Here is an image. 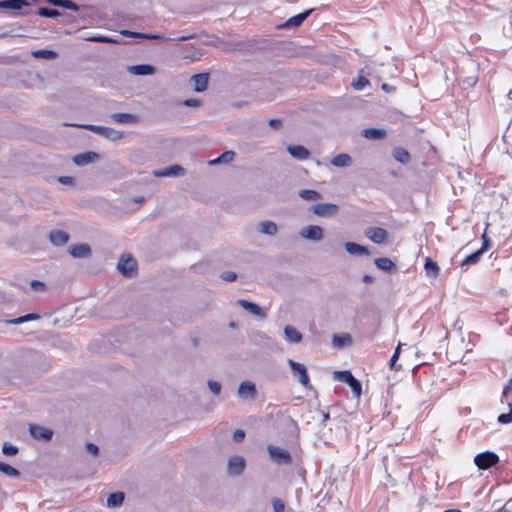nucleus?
I'll return each instance as SVG.
<instances>
[{
  "label": "nucleus",
  "mask_w": 512,
  "mask_h": 512,
  "mask_svg": "<svg viewBox=\"0 0 512 512\" xmlns=\"http://www.w3.org/2000/svg\"><path fill=\"white\" fill-rule=\"evenodd\" d=\"M369 80L367 78H365L364 76H361L359 75L356 79H354L352 81V87L357 90V91H360L362 89H364L367 85H369Z\"/></svg>",
  "instance_id": "a19ab883"
},
{
  "label": "nucleus",
  "mask_w": 512,
  "mask_h": 512,
  "mask_svg": "<svg viewBox=\"0 0 512 512\" xmlns=\"http://www.w3.org/2000/svg\"><path fill=\"white\" fill-rule=\"evenodd\" d=\"M499 462V456L492 451L478 453L474 457V463L480 470H486Z\"/></svg>",
  "instance_id": "20e7f679"
},
{
  "label": "nucleus",
  "mask_w": 512,
  "mask_h": 512,
  "mask_svg": "<svg viewBox=\"0 0 512 512\" xmlns=\"http://www.w3.org/2000/svg\"><path fill=\"white\" fill-rule=\"evenodd\" d=\"M312 12H313V9H308L302 13L294 15V16L290 17L281 27L282 28L299 27L311 15Z\"/></svg>",
  "instance_id": "2eb2a0df"
},
{
  "label": "nucleus",
  "mask_w": 512,
  "mask_h": 512,
  "mask_svg": "<svg viewBox=\"0 0 512 512\" xmlns=\"http://www.w3.org/2000/svg\"><path fill=\"white\" fill-rule=\"evenodd\" d=\"M221 278L227 282H233L237 279V274L232 271H226L221 274Z\"/></svg>",
  "instance_id": "3c124183"
},
{
  "label": "nucleus",
  "mask_w": 512,
  "mask_h": 512,
  "mask_svg": "<svg viewBox=\"0 0 512 512\" xmlns=\"http://www.w3.org/2000/svg\"><path fill=\"white\" fill-rule=\"evenodd\" d=\"M299 235L307 240L320 241L324 237V230L318 225H308L300 230Z\"/></svg>",
  "instance_id": "6e6552de"
},
{
  "label": "nucleus",
  "mask_w": 512,
  "mask_h": 512,
  "mask_svg": "<svg viewBox=\"0 0 512 512\" xmlns=\"http://www.w3.org/2000/svg\"><path fill=\"white\" fill-rule=\"evenodd\" d=\"M0 472L11 478H19L21 473L11 465L0 461Z\"/></svg>",
  "instance_id": "f704fd0d"
},
{
  "label": "nucleus",
  "mask_w": 512,
  "mask_h": 512,
  "mask_svg": "<svg viewBox=\"0 0 512 512\" xmlns=\"http://www.w3.org/2000/svg\"><path fill=\"white\" fill-rule=\"evenodd\" d=\"M481 239L482 246L478 250H480L482 253H485L491 247V240L487 236L486 232L482 235Z\"/></svg>",
  "instance_id": "de8ad7c7"
},
{
  "label": "nucleus",
  "mask_w": 512,
  "mask_h": 512,
  "mask_svg": "<svg viewBox=\"0 0 512 512\" xmlns=\"http://www.w3.org/2000/svg\"><path fill=\"white\" fill-rule=\"evenodd\" d=\"M40 318L41 316L37 313H29L17 318L6 320V323L10 325H20L28 321L39 320Z\"/></svg>",
  "instance_id": "cd10ccee"
},
{
  "label": "nucleus",
  "mask_w": 512,
  "mask_h": 512,
  "mask_svg": "<svg viewBox=\"0 0 512 512\" xmlns=\"http://www.w3.org/2000/svg\"><path fill=\"white\" fill-rule=\"evenodd\" d=\"M121 34L123 36L132 37V38H141V36H142V33L131 31V30H122Z\"/></svg>",
  "instance_id": "4d7b16f0"
},
{
  "label": "nucleus",
  "mask_w": 512,
  "mask_h": 512,
  "mask_svg": "<svg viewBox=\"0 0 512 512\" xmlns=\"http://www.w3.org/2000/svg\"><path fill=\"white\" fill-rule=\"evenodd\" d=\"M68 252L73 258H88L92 254L90 246L86 243L73 244Z\"/></svg>",
  "instance_id": "4468645a"
},
{
  "label": "nucleus",
  "mask_w": 512,
  "mask_h": 512,
  "mask_svg": "<svg viewBox=\"0 0 512 512\" xmlns=\"http://www.w3.org/2000/svg\"><path fill=\"white\" fill-rule=\"evenodd\" d=\"M362 135L367 139L379 140L386 136V131L379 128H367L363 130Z\"/></svg>",
  "instance_id": "bb28decb"
},
{
  "label": "nucleus",
  "mask_w": 512,
  "mask_h": 512,
  "mask_svg": "<svg viewBox=\"0 0 512 512\" xmlns=\"http://www.w3.org/2000/svg\"><path fill=\"white\" fill-rule=\"evenodd\" d=\"M82 127L112 141L120 140L123 137V132H120L110 127L93 124L83 125Z\"/></svg>",
  "instance_id": "39448f33"
},
{
  "label": "nucleus",
  "mask_w": 512,
  "mask_h": 512,
  "mask_svg": "<svg viewBox=\"0 0 512 512\" xmlns=\"http://www.w3.org/2000/svg\"><path fill=\"white\" fill-rule=\"evenodd\" d=\"M393 157L402 164H407L410 161L409 152L402 147H396L393 149Z\"/></svg>",
  "instance_id": "7c9ffc66"
},
{
  "label": "nucleus",
  "mask_w": 512,
  "mask_h": 512,
  "mask_svg": "<svg viewBox=\"0 0 512 512\" xmlns=\"http://www.w3.org/2000/svg\"><path fill=\"white\" fill-rule=\"evenodd\" d=\"M125 499V494L123 492H114L109 494L107 498V506L108 507H118L122 505Z\"/></svg>",
  "instance_id": "2f4dec72"
},
{
  "label": "nucleus",
  "mask_w": 512,
  "mask_h": 512,
  "mask_svg": "<svg viewBox=\"0 0 512 512\" xmlns=\"http://www.w3.org/2000/svg\"><path fill=\"white\" fill-rule=\"evenodd\" d=\"M345 250L351 255H369L370 251L366 246L360 245L355 242H346L344 244Z\"/></svg>",
  "instance_id": "5701e85b"
},
{
  "label": "nucleus",
  "mask_w": 512,
  "mask_h": 512,
  "mask_svg": "<svg viewBox=\"0 0 512 512\" xmlns=\"http://www.w3.org/2000/svg\"><path fill=\"white\" fill-rule=\"evenodd\" d=\"M477 81H478L477 76H468L461 80V85L463 86L464 89H468V88L474 87L476 85Z\"/></svg>",
  "instance_id": "a18cd8bd"
},
{
  "label": "nucleus",
  "mask_w": 512,
  "mask_h": 512,
  "mask_svg": "<svg viewBox=\"0 0 512 512\" xmlns=\"http://www.w3.org/2000/svg\"><path fill=\"white\" fill-rule=\"evenodd\" d=\"M287 363L291 369L292 375L298 379L301 385L305 388L311 389L312 386L310 384V379L305 365L292 359H288Z\"/></svg>",
  "instance_id": "7ed1b4c3"
},
{
  "label": "nucleus",
  "mask_w": 512,
  "mask_h": 512,
  "mask_svg": "<svg viewBox=\"0 0 512 512\" xmlns=\"http://www.w3.org/2000/svg\"><path fill=\"white\" fill-rule=\"evenodd\" d=\"M98 158H99V155L96 152L90 151V152H85V153H80V154L75 155L73 157V162L77 166H84V165H87L89 163L96 161Z\"/></svg>",
  "instance_id": "a211bd4d"
},
{
  "label": "nucleus",
  "mask_w": 512,
  "mask_h": 512,
  "mask_svg": "<svg viewBox=\"0 0 512 512\" xmlns=\"http://www.w3.org/2000/svg\"><path fill=\"white\" fill-rule=\"evenodd\" d=\"M424 269L428 276L435 277L439 273L438 264L435 261H433L430 257H427L425 259Z\"/></svg>",
  "instance_id": "c9c22d12"
},
{
  "label": "nucleus",
  "mask_w": 512,
  "mask_h": 512,
  "mask_svg": "<svg viewBox=\"0 0 512 512\" xmlns=\"http://www.w3.org/2000/svg\"><path fill=\"white\" fill-rule=\"evenodd\" d=\"M334 379L347 384L355 397L359 398L362 391V385L359 380H357L353 374L348 370L343 371H335Z\"/></svg>",
  "instance_id": "f257e3e1"
},
{
  "label": "nucleus",
  "mask_w": 512,
  "mask_h": 512,
  "mask_svg": "<svg viewBox=\"0 0 512 512\" xmlns=\"http://www.w3.org/2000/svg\"><path fill=\"white\" fill-rule=\"evenodd\" d=\"M310 210L320 217H330L334 216L339 208L336 204L333 203H316L311 206Z\"/></svg>",
  "instance_id": "0eeeda50"
},
{
  "label": "nucleus",
  "mask_w": 512,
  "mask_h": 512,
  "mask_svg": "<svg viewBox=\"0 0 512 512\" xmlns=\"http://www.w3.org/2000/svg\"><path fill=\"white\" fill-rule=\"evenodd\" d=\"M88 453L92 454L93 456H98L99 454V447L94 443H87L85 446Z\"/></svg>",
  "instance_id": "603ef678"
},
{
  "label": "nucleus",
  "mask_w": 512,
  "mask_h": 512,
  "mask_svg": "<svg viewBox=\"0 0 512 512\" xmlns=\"http://www.w3.org/2000/svg\"><path fill=\"white\" fill-rule=\"evenodd\" d=\"M509 392H512V378L509 380L507 386L504 387L502 398L506 397Z\"/></svg>",
  "instance_id": "e2e57ef3"
},
{
  "label": "nucleus",
  "mask_w": 512,
  "mask_h": 512,
  "mask_svg": "<svg viewBox=\"0 0 512 512\" xmlns=\"http://www.w3.org/2000/svg\"><path fill=\"white\" fill-rule=\"evenodd\" d=\"M29 3L25 0H2L0 1L1 9H13L21 10L24 6H28Z\"/></svg>",
  "instance_id": "a878e982"
},
{
  "label": "nucleus",
  "mask_w": 512,
  "mask_h": 512,
  "mask_svg": "<svg viewBox=\"0 0 512 512\" xmlns=\"http://www.w3.org/2000/svg\"><path fill=\"white\" fill-rule=\"evenodd\" d=\"M483 254L484 253H482L480 250H476L472 254L468 255L462 261L461 267L464 268V267H468V266L477 264L479 262V260L481 259V257L483 256Z\"/></svg>",
  "instance_id": "72a5a7b5"
},
{
  "label": "nucleus",
  "mask_w": 512,
  "mask_h": 512,
  "mask_svg": "<svg viewBox=\"0 0 512 512\" xmlns=\"http://www.w3.org/2000/svg\"><path fill=\"white\" fill-rule=\"evenodd\" d=\"M137 262L131 255H122L118 261L117 269L125 277H132L136 272Z\"/></svg>",
  "instance_id": "423d86ee"
},
{
  "label": "nucleus",
  "mask_w": 512,
  "mask_h": 512,
  "mask_svg": "<svg viewBox=\"0 0 512 512\" xmlns=\"http://www.w3.org/2000/svg\"><path fill=\"white\" fill-rule=\"evenodd\" d=\"M32 56L36 59L53 60L57 57V53L49 49H39L33 51Z\"/></svg>",
  "instance_id": "473e14b6"
},
{
  "label": "nucleus",
  "mask_w": 512,
  "mask_h": 512,
  "mask_svg": "<svg viewBox=\"0 0 512 512\" xmlns=\"http://www.w3.org/2000/svg\"><path fill=\"white\" fill-rule=\"evenodd\" d=\"M268 124L271 128L278 129L281 126L282 122L280 119H270Z\"/></svg>",
  "instance_id": "bf43d9fd"
},
{
  "label": "nucleus",
  "mask_w": 512,
  "mask_h": 512,
  "mask_svg": "<svg viewBox=\"0 0 512 512\" xmlns=\"http://www.w3.org/2000/svg\"><path fill=\"white\" fill-rule=\"evenodd\" d=\"M365 236L376 244L385 243L388 238V232L381 227H368L364 232Z\"/></svg>",
  "instance_id": "1a4fd4ad"
},
{
  "label": "nucleus",
  "mask_w": 512,
  "mask_h": 512,
  "mask_svg": "<svg viewBox=\"0 0 512 512\" xmlns=\"http://www.w3.org/2000/svg\"><path fill=\"white\" fill-rule=\"evenodd\" d=\"M141 38H145V39H161V40L168 39L163 34H149V33H142Z\"/></svg>",
  "instance_id": "6e6d98bb"
},
{
  "label": "nucleus",
  "mask_w": 512,
  "mask_h": 512,
  "mask_svg": "<svg viewBox=\"0 0 512 512\" xmlns=\"http://www.w3.org/2000/svg\"><path fill=\"white\" fill-rule=\"evenodd\" d=\"M244 438H245V432H244V430H242V429H237V430H235V431H234V433H233V440H234L235 442H238V443H239V442H242V441L244 440Z\"/></svg>",
  "instance_id": "5fc2aeb1"
},
{
  "label": "nucleus",
  "mask_w": 512,
  "mask_h": 512,
  "mask_svg": "<svg viewBox=\"0 0 512 512\" xmlns=\"http://www.w3.org/2000/svg\"><path fill=\"white\" fill-rule=\"evenodd\" d=\"M58 181L65 185H72L74 183V178L70 176H60L58 177Z\"/></svg>",
  "instance_id": "13d9d810"
},
{
  "label": "nucleus",
  "mask_w": 512,
  "mask_h": 512,
  "mask_svg": "<svg viewBox=\"0 0 512 512\" xmlns=\"http://www.w3.org/2000/svg\"><path fill=\"white\" fill-rule=\"evenodd\" d=\"M29 432L33 438L38 440L50 441L53 437V431L51 429L37 424H30Z\"/></svg>",
  "instance_id": "9b49d317"
},
{
  "label": "nucleus",
  "mask_w": 512,
  "mask_h": 512,
  "mask_svg": "<svg viewBox=\"0 0 512 512\" xmlns=\"http://www.w3.org/2000/svg\"><path fill=\"white\" fill-rule=\"evenodd\" d=\"M208 387L210 391L215 395L219 394L221 391V384L217 381L209 380Z\"/></svg>",
  "instance_id": "8fccbe9b"
},
{
  "label": "nucleus",
  "mask_w": 512,
  "mask_h": 512,
  "mask_svg": "<svg viewBox=\"0 0 512 512\" xmlns=\"http://www.w3.org/2000/svg\"><path fill=\"white\" fill-rule=\"evenodd\" d=\"M352 341L351 336L349 334H342V335H333L332 343L335 347H344L345 345L350 344Z\"/></svg>",
  "instance_id": "e433bc0d"
},
{
  "label": "nucleus",
  "mask_w": 512,
  "mask_h": 512,
  "mask_svg": "<svg viewBox=\"0 0 512 512\" xmlns=\"http://www.w3.org/2000/svg\"><path fill=\"white\" fill-rule=\"evenodd\" d=\"M209 75L207 73L195 74L191 77L196 92H203L208 85Z\"/></svg>",
  "instance_id": "6ab92c4d"
},
{
  "label": "nucleus",
  "mask_w": 512,
  "mask_h": 512,
  "mask_svg": "<svg viewBox=\"0 0 512 512\" xmlns=\"http://www.w3.org/2000/svg\"><path fill=\"white\" fill-rule=\"evenodd\" d=\"M509 412L508 413H502L498 416L497 421L500 424H509L512 422V404L509 403Z\"/></svg>",
  "instance_id": "c03bdc74"
},
{
  "label": "nucleus",
  "mask_w": 512,
  "mask_h": 512,
  "mask_svg": "<svg viewBox=\"0 0 512 512\" xmlns=\"http://www.w3.org/2000/svg\"><path fill=\"white\" fill-rule=\"evenodd\" d=\"M184 105L194 107L199 105V101L196 99H187L184 101Z\"/></svg>",
  "instance_id": "0e129e2a"
},
{
  "label": "nucleus",
  "mask_w": 512,
  "mask_h": 512,
  "mask_svg": "<svg viewBox=\"0 0 512 512\" xmlns=\"http://www.w3.org/2000/svg\"><path fill=\"white\" fill-rule=\"evenodd\" d=\"M351 163H352V159H351L350 155H348L346 153L338 154L331 159V164L336 167H347V166L351 165Z\"/></svg>",
  "instance_id": "c756f323"
},
{
  "label": "nucleus",
  "mask_w": 512,
  "mask_h": 512,
  "mask_svg": "<svg viewBox=\"0 0 512 512\" xmlns=\"http://www.w3.org/2000/svg\"><path fill=\"white\" fill-rule=\"evenodd\" d=\"M363 282L367 283V284H370V283H373L374 282V277L371 276V275H364L363 276Z\"/></svg>",
  "instance_id": "69168bd1"
},
{
  "label": "nucleus",
  "mask_w": 512,
  "mask_h": 512,
  "mask_svg": "<svg viewBox=\"0 0 512 512\" xmlns=\"http://www.w3.org/2000/svg\"><path fill=\"white\" fill-rule=\"evenodd\" d=\"M234 157H235V152H233V151H225L224 153H222L217 158L211 160L209 163L211 165H216V164H220V163H229V162H231L234 159Z\"/></svg>",
  "instance_id": "4c0bfd02"
},
{
  "label": "nucleus",
  "mask_w": 512,
  "mask_h": 512,
  "mask_svg": "<svg viewBox=\"0 0 512 512\" xmlns=\"http://www.w3.org/2000/svg\"><path fill=\"white\" fill-rule=\"evenodd\" d=\"M30 287L35 291H42L45 289V283L39 280H32Z\"/></svg>",
  "instance_id": "864d4df0"
},
{
  "label": "nucleus",
  "mask_w": 512,
  "mask_h": 512,
  "mask_svg": "<svg viewBox=\"0 0 512 512\" xmlns=\"http://www.w3.org/2000/svg\"><path fill=\"white\" fill-rule=\"evenodd\" d=\"M37 14L46 18H57L60 16V12L58 10L48 7H40Z\"/></svg>",
  "instance_id": "ea45409f"
},
{
  "label": "nucleus",
  "mask_w": 512,
  "mask_h": 512,
  "mask_svg": "<svg viewBox=\"0 0 512 512\" xmlns=\"http://www.w3.org/2000/svg\"><path fill=\"white\" fill-rule=\"evenodd\" d=\"M238 396L242 399H255L257 390L254 383L250 381L242 382L238 387Z\"/></svg>",
  "instance_id": "ddd939ff"
},
{
  "label": "nucleus",
  "mask_w": 512,
  "mask_h": 512,
  "mask_svg": "<svg viewBox=\"0 0 512 512\" xmlns=\"http://www.w3.org/2000/svg\"><path fill=\"white\" fill-rule=\"evenodd\" d=\"M284 335L286 340L291 343H299L302 341V334L293 326H285Z\"/></svg>",
  "instance_id": "b1692460"
},
{
  "label": "nucleus",
  "mask_w": 512,
  "mask_h": 512,
  "mask_svg": "<svg viewBox=\"0 0 512 512\" xmlns=\"http://www.w3.org/2000/svg\"><path fill=\"white\" fill-rule=\"evenodd\" d=\"M128 72L132 75H152L155 67L150 64H138L128 67Z\"/></svg>",
  "instance_id": "4be33fe9"
},
{
  "label": "nucleus",
  "mask_w": 512,
  "mask_h": 512,
  "mask_svg": "<svg viewBox=\"0 0 512 512\" xmlns=\"http://www.w3.org/2000/svg\"><path fill=\"white\" fill-rule=\"evenodd\" d=\"M49 239L55 246H62L69 240V235L63 230H52L49 233Z\"/></svg>",
  "instance_id": "aec40b11"
},
{
  "label": "nucleus",
  "mask_w": 512,
  "mask_h": 512,
  "mask_svg": "<svg viewBox=\"0 0 512 512\" xmlns=\"http://www.w3.org/2000/svg\"><path fill=\"white\" fill-rule=\"evenodd\" d=\"M2 453L6 456H15L18 453V447L9 442H5L2 446Z\"/></svg>",
  "instance_id": "37998d69"
},
{
  "label": "nucleus",
  "mask_w": 512,
  "mask_h": 512,
  "mask_svg": "<svg viewBox=\"0 0 512 512\" xmlns=\"http://www.w3.org/2000/svg\"><path fill=\"white\" fill-rule=\"evenodd\" d=\"M299 196L307 201H313L321 198V194L312 189H303L299 191Z\"/></svg>",
  "instance_id": "58836bf2"
},
{
  "label": "nucleus",
  "mask_w": 512,
  "mask_h": 512,
  "mask_svg": "<svg viewBox=\"0 0 512 512\" xmlns=\"http://www.w3.org/2000/svg\"><path fill=\"white\" fill-rule=\"evenodd\" d=\"M110 119L119 124H135L138 122L139 118L135 114L131 113H113L110 115Z\"/></svg>",
  "instance_id": "f3484780"
},
{
  "label": "nucleus",
  "mask_w": 512,
  "mask_h": 512,
  "mask_svg": "<svg viewBox=\"0 0 512 512\" xmlns=\"http://www.w3.org/2000/svg\"><path fill=\"white\" fill-rule=\"evenodd\" d=\"M382 89L386 92H392L395 88L389 84H382Z\"/></svg>",
  "instance_id": "338daca9"
},
{
  "label": "nucleus",
  "mask_w": 512,
  "mask_h": 512,
  "mask_svg": "<svg viewBox=\"0 0 512 512\" xmlns=\"http://www.w3.org/2000/svg\"><path fill=\"white\" fill-rule=\"evenodd\" d=\"M245 469V460L239 455H234L228 461V473L232 476H239Z\"/></svg>",
  "instance_id": "f8f14e48"
},
{
  "label": "nucleus",
  "mask_w": 512,
  "mask_h": 512,
  "mask_svg": "<svg viewBox=\"0 0 512 512\" xmlns=\"http://www.w3.org/2000/svg\"><path fill=\"white\" fill-rule=\"evenodd\" d=\"M376 267L380 270L391 272L396 269V264L387 257H379L374 260Z\"/></svg>",
  "instance_id": "393cba45"
},
{
  "label": "nucleus",
  "mask_w": 512,
  "mask_h": 512,
  "mask_svg": "<svg viewBox=\"0 0 512 512\" xmlns=\"http://www.w3.org/2000/svg\"><path fill=\"white\" fill-rule=\"evenodd\" d=\"M85 40L90 42H97V43H117V40L103 35H96L85 38Z\"/></svg>",
  "instance_id": "79ce46f5"
},
{
  "label": "nucleus",
  "mask_w": 512,
  "mask_h": 512,
  "mask_svg": "<svg viewBox=\"0 0 512 512\" xmlns=\"http://www.w3.org/2000/svg\"><path fill=\"white\" fill-rule=\"evenodd\" d=\"M45 1L48 2L49 4L57 6V7H60L61 2H62V0H45Z\"/></svg>",
  "instance_id": "774afa93"
},
{
  "label": "nucleus",
  "mask_w": 512,
  "mask_h": 512,
  "mask_svg": "<svg viewBox=\"0 0 512 512\" xmlns=\"http://www.w3.org/2000/svg\"><path fill=\"white\" fill-rule=\"evenodd\" d=\"M288 153L298 160H306L309 157V151L302 145H289L287 147Z\"/></svg>",
  "instance_id": "412c9836"
},
{
  "label": "nucleus",
  "mask_w": 512,
  "mask_h": 512,
  "mask_svg": "<svg viewBox=\"0 0 512 512\" xmlns=\"http://www.w3.org/2000/svg\"><path fill=\"white\" fill-rule=\"evenodd\" d=\"M272 506H273L274 512H283L285 509L284 502L279 498H274L272 500Z\"/></svg>",
  "instance_id": "09e8293b"
},
{
  "label": "nucleus",
  "mask_w": 512,
  "mask_h": 512,
  "mask_svg": "<svg viewBox=\"0 0 512 512\" xmlns=\"http://www.w3.org/2000/svg\"><path fill=\"white\" fill-rule=\"evenodd\" d=\"M398 356L396 355H392L391 358H390V361H389V366L391 369H395V370H399L400 369V366L399 367H396V362L398 360Z\"/></svg>",
  "instance_id": "052dcab7"
},
{
  "label": "nucleus",
  "mask_w": 512,
  "mask_h": 512,
  "mask_svg": "<svg viewBox=\"0 0 512 512\" xmlns=\"http://www.w3.org/2000/svg\"><path fill=\"white\" fill-rule=\"evenodd\" d=\"M278 227L272 221H262L259 224V232L265 235L273 236L277 233Z\"/></svg>",
  "instance_id": "c85d7f7f"
},
{
  "label": "nucleus",
  "mask_w": 512,
  "mask_h": 512,
  "mask_svg": "<svg viewBox=\"0 0 512 512\" xmlns=\"http://www.w3.org/2000/svg\"><path fill=\"white\" fill-rule=\"evenodd\" d=\"M267 452L271 461L277 465H290L292 463L291 454L284 448L270 444L267 446Z\"/></svg>",
  "instance_id": "f03ea898"
},
{
  "label": "nucleus",
  "mask_w": 512,
  "mask_h": 512,
  "mask_svg": "<svg viewBox=\"0 0 512 512\" xmlns=\"http://www.w3.org/2000/svg\"><path fill=\"white\" fill-rule=\"evenodd\" d=\"M238 305L241 306L243 309L248 311L249 313L258 316L260 318H265L266 313L265 311L256 303L250 302L248 300L240 299L238 300Z\"/></svg>",
  "instance_id": "dca6fc26"
},
{
  "label": "nucleus",
  "mask_w": 512,
  "mask_h": 512,
  "mask_svg": "<svg viewBox=\"0 0 512 512\" xmlns=\"http://www.w3.org/2000/svg\"><path fill=\"white\" fill-rule=\"evenodd\" d=\"M60 7L64 8V9L72 10V11L79 10V6L72 0H62Z\"/></svg>",
  "instance_id": "49530a36"
},
{
  "label": "nucleus",
  "mask_w": 512,
  "mask_h": 512,
  "mask_svg": "<svg viewBox=\"0 0 512 512\" xmlns=\"http://www.w3.org/2000/svg\"><path fill=\"white\" fill-rule=\"evenodd\" d=\"M156 177H178L185 175V169L178 164H173L168 167L157 169L153 171Z\"/></svg>",
  "instance_id": "9d476101"
},
{
  "label": "nucleus",
  "mask_w": 512,
  "mask_h": 512,
  "mask_svg": "<svg viewBox=\"0 0 512 512\" xmlns=\"http://www.w3.org/2000/svg\"><path fill=\"white\" fill-rule=\"evenodd\" d=\"M193 38H195V34H185V35H181V36L172 38V40L185 41V40H189V39H193Z\"/></svg>",
  "instance_id": "680f3d73"
}]
</instances>
